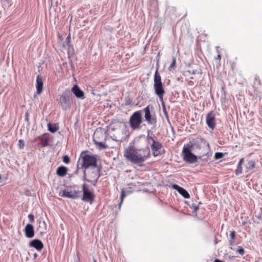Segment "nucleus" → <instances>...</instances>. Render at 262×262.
I'll return each instance as SVG.
<instances>
[{
	"label": "nucleus",
	"mask_w": 262,
	"mask_h": 262,
	"mask_svg": "<svg viewBox=\"0 0 262 262\" xmlns=\"http://www.w3.org/2000/svg\"><path fill=\"white\" fill-rule=\"evenodd\" d=\"M150 155L148 147L138 149L132 145L128 146L124 152V157L129 161L136 164L144 162Z\"/></svg>",
	"instance_id": "f257e3e1"
},
{
	"label": "nucleus",
	"mask_w": 262,
	"mask_h": 262,
	"mask_svg": "<svg viewBox=\"0 0 262 262\" xmlns=\"http://www.w3.org/2000/svg\"><path fill=\"white\" fill-rule=\"evenodd\" d=\"M158 68L157 69L154 78V89L155 93L158 96L162 104L164 105L163 96L165 93L164 85L161 81V77L158 73Z\"/></svg>",
	"instance_id": "f03ea898"
},
{
	"label": "nucleus",
	"mask_w": 262,
	"mask_h": 262,
	"mask_svg": "<svg viewBox=\"0 0 262 262\" xmlns=\"http://www.w3.org/2000/svg\"><path fill=\"white\" fill-rule=\"evenodd\" d=\"M80 191L75 186L67 187L59 192V195L64 198L72 199L78 198L80 194Z\"/></svg>",
	"instance_id": "7ed1b4c3"
},
{
	"label": "nucleus",
	"mask_w": 262,
	"mask_h": 262,
	"mask_svg": "<svg viewBox=\"0 0 262 262\" xmlns=\"http://www.w3.org/2000/svg\"><path fill=\"white\" fill-rule=\"evenodd\" d=\"M124 125L120 122L113 123L110 125V129L113 132H116L113 134L114 139L116 141H122L124 138L123 133Z\"/></svg>",
	"instance_id": "20e7f679"
},
{
	"label": "nucleus",
	"mask_w": 262,
	"mask_h": 262,
	"mask_svg": "<svg viewBox=\"0 0 262 262\" xmlns=\"http://www.w3.org/2000/svg\"><path fill=\"white\" fill-rule=\"evenodd\" d=\"M192 145L187 144L183 148L182 155L184 160L189 163H194L197 162L198 157L192 152Z\"/></svg>",
	"instance_id": "39448f33"
},
{
	"label": "nucleus",
	"mask_w": 262,
	"mask_h": 262,
	"mask_svg": "<svg viewBox=\"0 0 262 262\" xmlns=\"http://www.w3.org/2000/svg\"><path fill=\"white\" fill-rule=\"evenodd\" d=\"M141 111H136L133 113L129 118V124L133 129H138L140 128L142 123Z\"/></svg>",
	"instance_id": "423d86ee"
},
{
	"label": "nucleus",
	"mask_w": 262,
	"mask_h": 262,
	"mask_svg": "<svg viewBox=\"0 0 262 262\" xmlns=\"http://www.w3.org/2000/svg\"><path fill=\"white\" fill-rule=\"evenodd\" d=\"M147 140L149 143L152 142L151 148L153 155L155 157L161 155L163 153V149H162V146L161 144L157 141H156L151 137L148 136Z\"/></svg>",
	"instance_id": "0eeeda50"
},
{
	"label": "nucleus",
	"mask_w": 262,
	"mask_h": 262,
	"mask_svg": "<svg viewBox=\"0 0 262 262\" xmlns=\"http://www.w3.org/2000/svg\"><path fill=\"white\" fill-rule=\"evenodd\" d=\"M82 166L85 168L89 167H95L96 164V158L94 156L90 155H84L82 157Z\"/></svg>",
	"instance_id": "6e6552de"
},
{
	"label": "nucleus",
	"mask_w": 262,
	"mask_h": 262,
	"mask_svg": "<svg viewBox=\"0 0 262 262\" xmlns=\"http://www.w3.org/2000/svg\"><path fill=\"white\" fill-rule=\"evenodd\" d=\"M69 93L65 92L60 97L59 103L63 110L69 108L71 105V96Z\"/></svg>",
	"instance_id": "1a4fd4ad"
},
{
	"label": "nucleus",
	"mask_w": 262,
	"mask_h": 262,
	"mask_svg": "<svg viewBox=\"0 0 262 262\" xmlns=\"http://www.w3.org/2000/svg\"><path fill=\"white\" fill-rule=\"evenodd\" d=\"M152 107L148 105L143 109L144 112V118L145 121L149 124L155 125L157 122V119L154 115H152L150 112V109Z\"/></svg>",
	"instance_id": "9d476101"
},
{
	"label": "nucleus",
	"mask_w": 262,
	"mask_h": 262,
	"mask_svg": "<svg viewBox=\"0 0 262 262\" xmlns=\"http://www.w3.org/2000/svg\"><path fill=\"white\" fill-rule=\"evenodd\" d=\"M83 196L82 200L84 202H89L92 204L94 200V195L86 188L85 184L82 185Z\"/></svg>",
	"instance_id": "9b49d317"
},
{
	"label": "nucleus",
	"mask_w": 262,
	"mask_h": 262,
	"mask_svg": "<svg viewBox=\"0 0 262 262\" xmlns=\"http://www.w3.org/2000/svg\"><path fill=\"white\" fill-rule=\"evenodd\" d=\"M206 123L209 128L213 129L215 125V119L214 114L211 112L207 114L206 116Z\"/></svg>",
	"instance_id": "f8f14e48"
},
{
	"label": "nucleus",
	"mask_w": 262,
	"mask_h": 262,
	"mask_svg": "<svg viewBox=\"0 0 262 262\" xmlns=\"http://www.w3.org/2000/svg\"><path fill=\"white\" fill-rule=\"evenodd\" d=\"M71 91L77 98L81 100L85 99L84 92L79 88L78 85H74L72 87Z\"/></svg>",
	"instance_id": "ddd939ff"
},
{
	"label": "nucleus",
	"mask_w": 262,
	"mask_h": 262,
	"mask_svg": "<svg viewBox=\"0 0 262 262\" xmlns=\"http://www.w3.org/2000/svg\"><path fill=\"white\" fill-rule=\"evenodd\" d=\"M29 245L38 251H40L43 247L42 243L39 239H33L30 243Z\"/></svg>",
	"instance_id": "4468645a"
},
{
	"label": "nucleus",
	"mask_w": 262,
	"mask_h": 262,
	"mask_svg": "<svg viewBox=\"0 0 262 262\" xmlns=\"http://www.w3.org/2000/svg\"><path fill=\"white\" fill-rule=\"evenodd\" d=\"M25 233L26 236L28 238H31L34 235L33 227L31 224H27L25 228Z\"/></svg>",
	"instance_id": "2eb2a0df"
},
{
	"label": "nucleus",
	"mask_w": 262,
	"mask_h": 262,
	"mask_svg": "<svg viewBox=\"0 0 262 262\" xmlns=\"http://www.w3.org/2000/svg\"><path fill=\"white\" fill-rule=\"evenodd\" d=\"M36 93L37 95H39L42 91L43 88V81L41 78L38 75L36 78Z\"/></svg>",
	"instance_id": "dca6fc26"
},
{
	"label": "nucleus",
	"mask_w": 262,
	"mask_h": 262,
	"mask_svg": "<svg viewBox=\"0 0 262 262\" xmlns=\"http://www.w3.org/2000/svg\"><path fill=\"white\" fill-rule=\"evenodd\" d=\"M200 146L203 148V152H200L201 155H210L209 154V144L205 141L202 140Z\"/></svg>",
	"instance_id": "f3484780"
},
{
	"label": "nucleus",
	"mask_w": 262,
	"mask_h": 262,
	"mask_svg": "<svg viewBox=\"0 0 262 262\" xmlns=\"http://www.w3.org/2000/svg\"><path fill=\"white\" fill-rule=\"evenodd\" d=\"M173 188L177 190L185 198L188 199L190 197L188 192L182 187H181L177 185H173Z\"/></svg>",
	"instance_id": "a211bd4d"
},
{
	"label": "nucleus",
	"mask_w": 262,
	"mask_h": 262,
	"mask_svg": "<svg viewBox=\"0 0 262 262\" xmlns=\"http://www.w3.org/2000/svg\"><path fill=\"white\" fill-rule=\"evenodd\" d=\"M37 223L38 224V230L40 233H45L47 230V224L45 221H41L40 220H37Z\"/></svg>",
	"instance_id": "6ab92c4d"
},
{
	"label": "nucleus",
	"mask_w": 262,
	"mask_h": 262,
	"mask_svg": "<svg viewBox=\"0 0 262 262\" xmlns=\"http://www.w3.org/2000/svg\"><path fill=\"white\" fill-rule=\"evenodd\" d=\"M255 162L253 160H249L247 163L245 164V170L246 172H248L249 170L252 169L255 167Z\"/></svg>",
	"instance_id": "aec40b11"
},
{
	"label": "nucleus",
	"mask_w": 262,
	"mask_h": 262,
	"mask_svg": "<svg viewBox=\"0 0 262 262\" xmlns=\"http://www.w3.org/2000/svg\"><path fill=\"white\" fill-rule=\"evenodd\" d=\"M56 172L59 176L63 177L67 174V169L64 166L59 167L57 169Z\"/></svg>",
	"instance_id": "412c9836"
},
{
	"label": "nucleus",
	"mask_w": 262,
	"mask_h": 262,
	"mask_svg": "<svg viewBox=\"0 0 262 262\" xmlns=\"http://www.w3.org/2000/svg\"><path fill=\"white\" fill-rule=\"evenodd\" d=\"M47 126L48 130L52 133H55L59 128V126L57 124H52L49 123Z\"/></svg>",
	"instance_id": "4be33fe9"
},
{
	"label": "nucleus",
	"mask_w": 262,
	"mask_h": 262,
	"mask_svg": "<svg viewBox=\"0 0 262 262\" xmlns=\"http://www.w3.org/2000/svg\"><path fill=\"white\" fill-rule=\"evenodd\" d=\"M244 158H242L238 163V165H237V168H236V169L235 170V174L236 176H238L240 174H241L242 173V165L243 164V163L244 162Z\"/></svg>",
	"instance_id": "5701e85b"
},
{
	"label": "nucleus",
	"mask_w": 262,
	"mask_h": 262,
	"mask_svg": "<svg viewBox=\"0 0 262 262\" xmlns=\"http://www.w3.org/2000/svg\"><path fill=\"white\" fill-rule=\"evenodd\" d=\"M130 192V191H126L125 190H124V189H122L121 190V202L119 205V207H120L121 204L122 202H123L124 198L126 196V195L128 193H129Z\"/></svg>",
	"instance_id": "b1692460"
},
{
	"label": "nucleus",
	"mask_w": 262,
	"mask_h": 262,
	"mask_svg": "<svg viewBox=\"0 0 262 262\" xmlns=\"http://www.w3.org/2000/svg\"><path fill=\"white\" fill-rule=\"evenodd\" d=\"M97 134H98V133H97V132L95 133V134H94V142H95V143L96 144H98L100 147L104 148L105 147L104 144L102 142H98L96 140V137H97Z\"/></svg>",
	"instance_id": "393cba45"
},
{
	"label": "nucleus",
	"mask_w": 262,
	"mask_h": 262,
	"mask_svg": "<svg viewBox=\"0 0 262 262\" xmlns=\"http://www.w3.org/2000/svg\"><path fill=\"white\" fill-rule=\"evenodd\" d=\"M176 58H173L172 61L170 65V66L168 67V70L170 72L173 71L176 67Z\"/></svg>",
	"instance_id": "a878e982"
},
{
	"label": "nucleus",
	"mask_w": 262,
	"mask_h": 262,
	"mask_svg": "<svg viewBox=\"0 0 262 262\" xmlns=\"http://www.w3.org/2000/svg\"><path fill=\"white\" fill-rule=\"evenodd\" d=\"M62 160H63V162H64L66 164L69 163L70 161V158L68 155H64L63 157Z\"/></svg>",
	"instance_id": "bb28decb"
},
{
	"label": "nucleus",
	"mask_w": 262,
	"mask_h": 262,
	"mask_svg": "<svg viewBox=\"0 0 262 262\" xmlns=\"http://www.w3.org/2000/svg\"><path fill=\"white\" fill-rule=\"evenodd\" d=\"M223 157V154L222 152H216L214 155L215 159H219Z\"/></svg>",
	"instance_id": "cd10ccee"
},
{
	"label": "nucleus",
	"mask_w": 262,
	"mask_h": 262,
	"mask_svg": "<svg viewBox=\"0 0 262 262\" xmlns=\"http://www.w3.org/2000/svg\"><path fill=\"white\" fill-rule=\"evenodd\" d=\"M25 146V142L23 140L18 141V146L20 149H23Z\"/></svg>",
	"instance_id": "c85d7f7f"
},
{
	"label": "nucleus",
	"mask_w": 262,
	"mask_h": 262,
	"mask_svg": "<svg viewBox=\"0 0 262 262\" xmlns=\"http://www.w3.org/2000/svg\"><path fill=\"white\" fill-rule=\"evenodd\" d=\"M237 252L241 255H243L244 254L245 251L244 249L241 247H239L237 250Z\"/></svg>",
	"instance_id": "c756f323"
},
{
	"label": "nucleus",
	"mask_w": 262,
	"mask_h": 262,
	"mask_svg": "<svg viewBox=\"0 0 262 262\" xmlns=\"http://www.w3.org/2000/svg\"><path fill=\"white\" fill-rule=\"evenodd\" d=\"M28 218L30 222H33L34 221V215L32 214L28 215Z\"/></svg>",
	"instance_id": "7c9ffc66"
},
{
	"label": "nucleus",
	"mask_w": 262,
	"mask_h": 262,
	"mask_svg": "<svg viewBox=\"0 0 262 262\" xmlns=\"http://www.w3.org/2000/svg\"><path fill=\"white\" fill-rule=\"evenodd\" d=\"M230 238L232 239H233L235 237V232L232 231V232H231L230 233Z\"/></svg>",
	"instance_id": "2f4dec72"
},
{
	"label": "nucleus",
	"mask_w": 262,
	"mask_h": 262,
	"mask_svg": "<svg viewBox=\"0 0 262 262\" xmlns=\"http://www.w3.org/2000/svg\"><path fill=\"white\" fill-rule=\"evenodd\" d=\"M213 262H224L219 259H215Z\"/></svg>",
	"instance_id": "473e14b6"
},
{
	"label": "nucleus",
	"mask_w": 262,
	"mask_h": 262,
	"mask_svg": "<svg viewBox=\"0 0 262 262\" xmlns=\"http://www.w3.org/2000/svg\"><path fill=\"white\" fill-rule=\"evenodd\" d=\"M221 55H220V54H218V55H217V57H216V59H221Z\"/></svg>",
	"instance_id": "72a5a7b5"
},
{
	"label": "nucleus",
	"mask_w": 262,
	"mask_h": 262,
	"mask_svg": "<svg viewBox=\"0 0 262 262\" xmlns=\"http://www.w3.org/2000/svg\"><path fill=\"white\" fill-rule=\"evenodd\" d=\"M37 256H38V255H37V253H35L34 254V257L35 258H36L37 257Z\"/></svg>",
	"instance_id": "f704fd0d"
},
{
	"label": "nucleus",
	"mask_w": 262,
	"mask_h": 262,
	"mask_svg": "<svg viewBox=\"0 0 262 262\" xmlns=\"http://www.w3.org/2000/svg\"><path fill=\"white\" fill-rule=\"evenodd\" d=\"M198 209H199V207L198 206H195V210H197Z\"/></svg>",
	"instance_id": "c9c22d12"
}]
</instances>
